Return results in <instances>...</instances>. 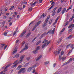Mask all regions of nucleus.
Here are the masks:
<instances>
[{
    "label": "nucleus",
    "instance_id": "56",
    "mask_svg": "<svg viewBox=\"0 0 74 74\" xmlns=\"http://www.w3.org/2000/svg\"><path fill=\"white\" fill-rule=\"evenodd\" d=\"M52 20H50L49 21V24H51V23H52Z\"/></svg>",
    "mask_w": 74,
    "mask_h": 74
},
{
    "label": "nucleus",
    "instance_id": "49",
    "mask_svg": "<svg viewBox=\"0 0 74 74\" xmlns=\"http://www.w3.org/2000/svg\"><path fill=\"white\" fill-rule=\"evenodd\" d=\"M36 38H37V37H35V38L32 40V42H33L34 41V40H36Z\"/></svg>",
    "mask_w": 74,
    "mask_h": 74
},
{
    "label": "nucleus",
    "instance_id": "25",
    "mask_svg": "<svg viewBox=\"0 0 74 74\" xmlns=\"http://www.w3.org/2000/svg\"><path fill=\"white\" fill-rule=\"evenodd\" d=\"M33 53L34 54L37 53V50H34L33 51Z\"/></svg>",
    "mask_w": 74,
    "mask_h": 74
},
{
    "label": "nucleus",
    "instance_id": "19",
    "mask_svg": "<svg viewBox=\"0 0 74 74\" xmlns=\"http://www.w3.org/2000/svg\"><path fill=\"white\" fill-rule=\"evenodd\" d=\"M24 57L25 55H23L21 56L20 59H21V60H23V59L24 58Z\"/></svg>",
    "mask_w": 74,
    "mask_h": 74
},
{
    "label": "nucleus",
    "instance_id": "37",
    "mask_svg": "<svg viewBox=\"0 0 74 74\" xmlns=\"http://www.w3.org/2000/svg\"><path fill=\"white\" fill-rule=\"evenodd\" d=\"M40 46H37L36 47V49L37 50H38L40 49Z\"/></svg>",
    "mask_w": 74,
    "mask_h": 74
},
{
    "label": "nucleus",
    "instance_id": "24",
    "mask_svg": "<svg viewBox=\"0 0 74 74\" xmlns=\"http://www.w3.org/2000/svg\"><path fill=\"white\" fill-rule=\"evenodd\" d=\"M41 57H42V56H40L38 58H37V59H36V60L37 61V60H39V59H40V58H41Z\"/></svg>",
    "mask_w": 74,
    "mask_h": 74
},
{
    "label": "nucleus",
    "instance_id": "61",
    "mask_svg": "<svg viewBox=\"0 0 74 74\" xmlns=\"http://www.w3.org/2000/svg\"><path fill=\"white\" fill-rule=\"evenodd\" d=\"M7 47V46H5V47H4V50H5V49H6Z\"/></svg>",
    "mask_w": 74,
    "mask_h": 74
},
{
    "label": "nucleus",
    "instance_id": "26",
    "mask_svg": "<svg viewBox=\"0 0 74 74\" xmlns=\"http://www.w3.org/2000/svg\"><path fill=\"white\" fill-rule=\"evenodd\" d=\"M64 30H65V28L63 29L60 32V34H62V33H63V31H64Z\"/></svg>",
    "mask_w": 74,
    "mask_h": 74
},
{
    "label": "nucleus",
    "instance_id": "55",
    "mask_svg": "<svg viewBox=\"0 0 74 74\" xmlns=\"http://www.w3.org/2000/svg\"><path fill=\"white\" fill-rule=\"evenodd\" d=\"M64 54V52L62 51L61 53V55H63Z\"/></svg>",
    "mask_w": 74,
    "mask_h": 74
},
{
    "label": "nucleus",
    "instance_id": "39",
    "mask_svg": "<svg viewBox=\"0 0 74 74\" xmlns=\"http://www.w3.org/2000/svg\"><path fill=\"white\" fill-rule=\"evenodd\" d=\"M72 50H71V51H70L68 53V54H67V55L68 56H69V54H70V53H71V52H72Z\"/></svg>",
    "mask_w": 74,
    "mask_h": 74
},
{
    "label": "nucleus",
    "instance_id": "38",
    "mask_svg": "<svg viewBox=\"0 0 74 74\" xmlns=\"http://www.w3.org/2000/svg\"><path fill=\"white\" fill-rule=\"evenodd\" d=\"M29 62H28L25 64L24 65L25 67H26V66H27L29 65Z\"/></svg>",
    "mask_w": 74,
    "mask_h": 74
},
{
    "label": "nucleus",
    "instance_id": "4",
    "mask_svg": "<svg viewBox=\"0 0 74 74\" xmlns=\"http://www.w3.org/2000/svg\"><path fill=\"white\" fill-rule=\"evenodd\" d=\"M25 68H23L20 69V70L18 71V74H20L21 73V72H22L23 71V73H25Z\"/></svg>",
    "mask_w": 74,
    "mask_h": 74
},
{
    "label": "nucleus",
    "instance_id": "21",
    "mask_svg": "<svg viewBox=\"0 0 74 74\" xmlns=\"http://www.w3.org/2000/svg\"><path fill=\"white\" fill-rule=\"evenodd\" d=\"M71 36H72V35H70L67 38H66V39L67 40H69V39H71Z\"/></svg>",
    "mask_w": 74,
    "mask_h": 74
},
{
    "label": "nucleus",
    "instance_id": "40",
    "mask_svg": "<svg viewBox=\"0 0 74 74\" xmlns=\"http://www.w3.org/2000/svg\"><path fill=\"white\" fill-rule=\"evenodd\" d=\"M7 33H8V32H5L3 34L4 36H6Z\"/></svg>",
    "mask_w": 74,
    "mask_h": 74
},
{
    "label": "nucleus",
    "instance_id": "47",
    "mask_svg": "<svg viewBox=\"0 0 74 74\" xmlns=\"http://www.w3.org/2000/svg\"><path fill=\"white\" fill-rule=\"evenodd\" d=\"M73 18L72 17L71 18H70L69 21V22H71V21H72V20H73Z\"/></svg>",
    "mask_w": 74,
    "mask_h": 74
},
{
    "label": "nucleus",
    "instance_id": "64",
    "mask_svg": "<svg viewBox=\"0 0 74 74\" xmlns=\"http://www.w3.org/2000/svg\"><path fill=\"white\" fill-rule=\"evenodd\" d=\"M14 14V15H17V14H18V13L16 12H15Z\"/></svg>",
    "mask_w": 74,
    "mask_h": 74
},
{
    "label": "nucleus",
    "instance_id": "10",
    "mask_svg": "<svg viewBox=\"0 0 74 74\" xmlns=\"http://www.w3.org/2000/svg\"><path fill=\"white\" fill-rule=\"evenodd\" d=\"M40 65V64H39V63H36V64L35 65H34L33 66V68H35V67H36L37 66H39Z\"/></svg>",
    "mask_w": 74,
    "mask_h": 74
},
{
    "label": "nucleus",
    "instance_id": "7",
    "mask_svg": "<svg viewBox=\"0 0 74 74\" xmlns=\"http://www.w3.org/2000/svg\"><path fill=\"white\" fill-rule=\"evenodd\" d=\"M17 62H18V60H17L16 61H15L14 62V63H13V64H15V65L12 66V69H13V68H14V67H16V65H17V64H16V63H17Z\"/></svg>",
    "mask_w": 74,
    "mask_h": 74
},
{
    "label": "nucleus",
    "instance_id": "14",
    "mask_svg": "<svg viewBox=\"0 0 74 74\" xmlns=\"http://www.w3.org/2000/svg\"><path fill=\"white\" fill-rule=\"evenodd\" d=\"M37 2H35L33 3H31L30 4V5L32 6L33 7V5H34L35 4H37Z\"/></svg>",
    "mask_w": 74,
    "mask_h": 74
},
{
    "label": "nucleus",
    "instance_id": "9",
    "mask_svg": "<svg viewBox=\"0 0 74 74\" xmlns=\"http://www.w3.org/2000/svg\"><path fill=\"white\" fill-rule=\"evenodd\" d=\"M74 24H73L72 25H69L68 27V28L69 29H71V28H72V29H73L74 28Z\"/></svg>",
    "mask_w": 74,
    "mask_h": 74
},
{
    "label": "nucleus",
    "instance_id": "17",
    "mask_svg": "<svg viewBox=\"0 0 74 74\" xmlns=\"http://www.w3.org/2000/svg\"><path fill=\"white\" fill-rule=\"evenodd\" d=\"M19 56V54H17L16 55H15L13 57L14 58H18Z\"/></svg>",
    "mask_w": 74,
    "mask_h": 74
},
{
    "label": "nucleus",
    "instance_id": "1",
    "mask_svg": "<svg viewBox=\"0 0 74 74\" xmlns=\"http://www.w3.org/2000/svg\"><path fill=\"white\" fill-rule=\"evenodd\" d=\"M51 42V41H48L47 40H45L44 41H43L42 43H44L42 47V48H44L46 45H48L49 43Z\"/></svg>",
    "mask_w": 74,
    "mask_h": 74
},
{
    "label": "nucleus",
    "instance_id": "34",
    "mask_svg": "<svg viewBox=\"0 0 74 74\" xmlns=\"http://www.w3.org/2000/svg\"><path fill=\"white\" fill-rule=\"evenodd\" d=\"M72 8H73V6L72 5H71L68 9V10H71Z\"/></svg>",
    "mask_w": 74,
    "mask_h": 74
},
{
    "label": "nucleus",
    "instance_id": "48",
    "mask_svg": "<svg viewBox=\"0 0 74 74\" xmlns=\"http://www.w3.org/2000/svg\"><path fill=\"white\" fill-rule=\"evenodd\" d=\"M16 50H15L14 51L12 52L13 54H14L15 53H16Z\"/></svg>",
    "mask_w": 74,
    "mask_h": 74
},
{
    "label": "nucleus",
    "instance_id": "16",
    "mask_svg": "<svg viewBox=\"0 0 74 74\" xmlns=\"http://www.w3.org/2000/svg\"><path fill=\"white\" fill-rule=\"evenodd\" d=\"M32 69V67H30L28 68L27 69V72H30Z\"/></svg>",
    "mask_w": 74,
    "mask_h": 74
},
{
    "label": "nucleus",
    "instance_id": "44",
    "mask_svg": "<svg viewBox=\"0 0 74 74\" xmlns=\"http://www.w3.org/2000/svg\"><path fill=\"white\" fill-rule=\"evenodd\" d=\"M17 32V31L16 30L14 31V33H13V36H15V34H16V32Z\"/></svg>",
    "mask_w": 74,
    "mask_h": 74
},
{
    "label": "nucleus",
    "instance_id": "53",
    "mask_svg": "<svg viewBox=\"0 0 74 74\" xmlns=\"http://www.w3.org/2000/svg\"><path fill=\"white\" fill-rule=\"evenodd\" d=\"M19 42V40H17L16 41V44L17 43H18Z\"/></svg>",
    "mask_w": 74,
    "mask_h": 74
},
{
    "label": "nucleus",
    "instance_id": "12",
    "mask_svg": "<svg viewBox=\"0 0 74 74\" xmlns=\"http://www.w3.org/2000/svg\"><path fill=\"white\" fill-rule=\"evenodd\" d=\"M26 31H25L24 32H23L20 35V37H23L24 35H25V34L26 33Z\"/></svg>",
    "mask_w": 74,
    "mask_h": 74
},
{
    "label": "nucleus",
    "instance_id": "58",
    "mask_svg": "<svg viewBox=\"0 0 74 74\" xmlns=\"http://www.w3.org/2000/svg\"><path fill=\"white\" fill-rule=\"evenodd\" d=\"M0 74H5V73H3V72H1L0 73Z\"/></svg>",
    "mask_w": 74,
    "mask_h": 74
},
{
    "label": "nucleus",
    "instance_id": "32",
    "mask_svg": "<svg viewBox=\"0 0 74 74\" xmlns=\"http://www.w3.org/2000/svg\"><path fill=\"white\" fill-rule=\"evenodd\" d=\"M53 6H54V5H52L51 7L48 10H51V9H52V8H53Z\"/></svg>",
    "mask_w": 74,
    "mask_h": 74
},
{
    "label": "nucleus",
    "instance_id": "28",
    "mask_svg": "<svg viewBox=\"0 0 74 74\" xmlns=\"http://www.w3.org/2000/svg\"><path fill=\"white\" fill-rule=\"evenodd\" d=\"M69 63V62H66L64 63L62 65V66H64V65H66L67 64H68Z\"/></svg>",
    "mask_w": 74,
    "mask_h": 74
},
{
    "label": "nucleus",
    "instance_id": "54",
    "mask_svg": "<svg viewBox=\"0 0 74 74\" xmlns=\"http://www.w3.org/2000/svg\"><path fill=\"white\" fill-rule=\"evenodd\" d=\"M1 45H2L1 47L2 48H3V46H4L5 44H1Z\"/></svg>",
    "mask_w": 74,
    "mask_h": 74
},
{
    "label": "nucleus",
    "instance_id": "27",
    "mask_svg": "<svg viewBox=\"0 0 74 74\" xmlns=\"http://www.w3.org/2000/svg\"><path fill=\"white\" fill-rule=\"evenodd\" d=\"M21 67H22V66L21 65H19L18 66L17 69V70H19V69H21Z\"/></svg>",
    "mask_w": 74,
    "mask_h": 74
},
{
    "label": "nucleus",
    "instance_id": "46",
    "mask_svg": "<svg viewBox=\"0 0 74 74\" xmlns=\"http://www.w3.org/2000/svg\"><path fill=\"white\" fill-rule=\"evenodd\" d=\"M74 45H70L71 48H73V47H74Z\"/></svg>",
    "mask_w": 74,
    "mask_h": 74
},
{
    "label": "nucleus",
    "instance_id": "51",
    "mask_svg": "<svg viewBox=\"0 0 74 74\" xmlns=\"http://www.w3.org/2000/svg\"><path fill=\"white\" fill-rule=\"evenodd\" d=\"M73 60V58H71L69 60V62H71L72 61V60Z\"/></svg>",
    "mask_w": 74,
    "mask_h": 74
},
{
    "label": "nucleus",
    "instance_id": "36",
    "mask_svg": "<svg viewBox=\"0 0 74 74\" xmlns=\"http://www.w3.org/2000/svg\"><path fill=\"white\" fill-rule=\"evenodd\" d=\"M56 9H57V7H56L54 8V9L53 10V12H55V11H56Z\"/></svg>",
    "mask_w": 74,
    "mask_h": 74
},
{
    "label": "nucleus",
    "instance_id": "29",
    "mask_svg": "<svg viewBox=\"0 0 74 74\" xmlns=\"http://www.w3.org/2000/svg\"><path fill=\"white\" fill-rule=\"evenodd\" d=\"M69 63V62H66L64 63L62 65V66H64V65H66L67 64H68Z\"/></svg>",
    "mask_w": 74,
    "mask_h": 74
},
{
    "label": "nucleus",
    "instance_id": "57",
    "mask_svg": "<svg viewBox=\"0 0 74 74\" xmlns=\"http://www.w3.org/2000/svg\"><path fill=\"white\" fill-rule=\"evenodd\" d=\"M31 34V33H29L28 34L27 36H30V35Z\"/></svg>",
    "mask_w": 74,
    "mask_h": 74
},
{
    "label": "nucleus",
    "instance_id": "59",
    "mask_svg": "<svg viewBox=\"0 0 74 74\" xmlns=\"http://www.w3.org/2000/svg\"><path fill=\"white\" fill-rule=\"evenodd\" d=\"M72 29H70L69 30V32L70 33V32H72Z\"/></svg>",
    "mask_w": 74,
    "mask_h": 74
},
{
    "label": "nucleus",
    "instance_id": "15",
    "mask_svg": "<svg viewBox=\"0 0 74 74\" xmlns=\"http://www.w3.org/2000/svg\"><path fill=\"white\" fill-rule=\"evenodd\" d=\"M49 18H50V16H48L47 17L46 19L45 20V22H46V23H47L48 22V19H49Z\"/></svg>",
    "mask_w": 74,
    "mask_h": 74
},
{
    "label": "nucleus",
    "instance_id": "30",
    "mask_svg": "<svg viewBox=\"0 0 74 74\" xmlns=\"http://www.w3.org/2000/svg\"><path fill=\"white\" fill-rule=\"evenodd\" d=\"M45 26H46V23H43L42 26V27H45Z\"/></svg>",
    "mask_w": 74,
    "mask_h": 74
},
{
    "label": "nucleus",
    "instance_id": "20",
    "mask_svg": "<svg viewBox=\"0 0 74 74\" xmlns=\"http://www.w3.org/2000/svg\"><path fill=\"white\" fill-rule=\"evenodd\" d=\"M46 16V15H45V14H43L41 16V18H44Z\"/></svg>",
    "mask_w": 74,
    "mask_h": 74
},
{
    "label": "nucleus",
    "instance_id": "3",
    "mask_svg": "<svg viewBox=\"0 0 74 74\" xmlns=\"http://www.w3.org/2000/svg\"><path fill=\"white\" fill-rule=\"evenodd\" d=\"M48 33H49L50 34H53V30H51L48 31L47 33L45 32L43 34V35H47Z\"/></svg>",
    "mask_w": 74,
    "mask_h": 74
},
{
    "label": "nucleus",
    "instance_id": "60",
    "mask_svg": "<svg viewBox=\"0 0 74 74\" xmlns=\"http://www.w3.org/2000/svg\"><path fill=\"white\" fill-rule=\"evenodd\" d=\"M56 66V63H54L53 64V67H55Z\"/></svg>",
    "mask_w": 74,
    "mask_h": 74
},
{
    "label": "nucleus",
    "instance_id": "52",
    "mask_svg": "<svg viewBox=\"0 0 74 74\" xmlns=\"http://www.w3.org/2000/svg\"><path fill=\"white\" fill-rule=\"evenodd\" d=\"M42 1V0H39V2L40 3H41Z\"/></svg>",
    "mask_w": 74,
    "mask_h": 74
},
{
    "label": "nucleus",
    "instance_id": "22",
    "mask_svg": "<svg viewBox=\"0 0 74 74\" xmlns=\"http://www.w3.org/2000/svg\"><path fill=\"white\" fill-rule=\"evenodd\" d=\"M23 61V60H21L19 61L18 63L16 62L17 64H19V63H21Z\"/></svg>",
    "mask_w": 74,
    "mask_h": 74
},
{
    "label": "nucleus",
    "instance_id": "5",
    "mask_svg": "<svg viewBox=\"0 0 74 74\" xmlns=\"http://www.w3.org/2000/svg\"><path fill=\"white\" fill-rule=\"evenodd\" d=\"M28 48H29V47L27 46V45H25V47L23 49L21 50V51H20V53H22V52H23L24 51L27 50Z\"/></svg>",
    "mask_w": 74,
    "mask_h": 74
},
{
    "label": "nucleus",
    "instance_id": "63",
    "mask_svg": "<svg viewBox=\"0 0 74 74\" xmlns=\"http://www.w3.org/2000/svg\"><path fill=\"white\" fill-rule=\"evenodd\" d=\"M36 70L34 69L33 71L32 72L33 73H34V72H35Z\"/></svg>",
    "mask_w": 74,
    "mask_h": 74
},
{
    "label": "nucleus",
    "instance_id": "50",
    "mask_svg": "<svg viewBox=\"0 0 74 74\" xmlns=\"http://www.w3.org/2000/svg\"><path fill=\"white\" fill-rule=\"evenodd\" d=\"M42 36H45V35H43V34L42 35L40 38V39H41V38H42Z\"/></svg>",
    "mask_w": 74,
    "mask_h": 74
},
{
    "label": "nucleus",
    "instance_id": "13",
    "mask_svg": "<svg viewBox=\"0 0 74 74\" xmlns=\"http://www.w3.org/2000/svg\"><path fill=\"white\" fill-rule=\"evenodd\" d=\"M66 8H64L62 11V14H64V12H66Z\"/></svg>",
    "mask_w": 74,
    "mask_h": 74
},
{
    "label": "nucleus",
    "instance_id": "43",
    "mask_svg": "<svg viewBox=\"0 0 74 74\" xmlns=\"http://www.w3.org/2000/svg\"><path fill=\"white\" fill-rule=\"evenodd\" d=\"M52 15V16H54L55 15V14H56V13L55 12H53Z\"/></svg>",
    "mask_w": 74,
    "mask_h": 74
},
{
    "label": "nucleus",
    "instance_id": "35",
    "mask_svg": "<svg viewBox=\"0 0 74 74\" xmlns=\"http://www.w3.org/2000/svg\"><path fill=\"white\" fill-rule=\"evenodd\" d=\"M49 63V61H47L45 62V64H48V63Z\"/></svg>",
    "mask_w": 74,
    "mask_h": 74
},
{
    "label": "nucleus",
    "instance_id": "33",
    "mask_svg": "<svg viewBox=\"0 0 74 74\" xmlns=\"http://www.w3.org/2000/svg\"><path fill=\"white\" fill-rule=\"evenodd\" d=\"M32 10H33V8H29L28 9V11H32Z\"/></svg>",
    "mask_w": 74,
    "mask_h": 74
},
{
    "label": "nucleus",
    "instance_id": "6",
    "mask_svg": "<svg viewBox=\"0 0 74 74\" xmlns=\"http://www.w3.org/2000/svg\"><path fill=\"white\" fill-rule=\"evenodd\" d=\"M60 51H61V49H59L57 51H55L54 52V53H55V55H58L60 53Z\"/></svg>",
    "mask_w": 74,
    "mask_h": 74
},
{
    "label": "nucleus",
    "instance_id": "23",
    "mask_svg": "<svg viewBox=\"0 0 74 74\" xmlns=\"http://www.w3.org/2000/svg\"><path fill=\"white\" fill-rule=\"evenodd\" d=\"M61 10H62V8H59L57 11L58 13H59L61 11Z\"/></svg>",
    "mask_w": 74,
    "mask_h": 74
},
{
    "label": "nucleus",
    "instance_id": "45",
    "mask_svg": "<svg viewBox=\"0 0 74 74\" xmlns=\"http://www.w3.org/2000/svg\"><path fill=\"white\" fill-rule=\"evenodd\" d=\"M26 59L27 61H29L30 60V58L29 57H27Z\"/></svg>",
    "mask_w": 74,
    "mask_h": 74
},
{
    "label": "nucleus",
    "instance_id": "41",
    "mask_svg": "<svg viewBox=\"0 0 74 74\" xmlns=\"http://www.w3.org/2000/svg\"><path fill=\"white\" fill-rule=\"evenodd\" d=\"M69 21L66 22V23L65 24V26H67V25H68V24H69Z\"/></svg>",
    "mask_w": 74,
    "mask_h": 74
},
{
    "label": "nucleus",
    "instance_id": "31",
    "mask_svg": "<svg viewBox=\"0 0 74 74\" xmlns=\"http://www.w3.org/2000/svg\"><path fill=\"white\" fill-rule=\"evenodd\" d=\"M41 40H39L38 41V42H37L36 43V45H38V44H40V43H41Z\"/></svg>",
    "mask_w": 74,
    "mask_h": 74
},
{
    "label": "nucleus",
    "instance_id": "62",
    "mask_svg": "<svg viewBox=\"0 0 74 74\" xmlns=\"http://www.w3.org/2000/svg\"><path fill=\"white\" fill-rule=\"evenodd\" d=\"M8 36L9 37H10V36H12V34H11L10 35H9Z\"/></svg>",
    "mask_w": 74,
    "mask_h": 74
},
{
    "label": "nucleus",
    "instance_id": "8",
    "mask_svg": "<svg viewBox=\"0 0 74 74\" xmlns=\"http://www.w3.org/2000/svg\"><path fill=\"white\" fill-rule=\"evenodd\" d=\"M11 65H12V64H8L7 66H6L4 68V71L5 72L7 70V68H8V67L9 66H10Z\"/></svg>",
    "mask_w": 74,
    "mask_h": 74
},
{
    "label": "nucleus",
    "instance_id": "18",
    "mask_svg": "<svg viewBox=\"0 0 74 74\" xmlns=\"http://www.w3.org/2000/svg\"><path fill=\"white\" fill-rule=\"evenodd\" d=\"M59 17H57V18L55 20V23H54L55 25L57 23V22H58V20L59 19Z\"/></svg>",
    "mask_w": 74,
    "mask_h": 74
},
{
    "label": "nucleus",
    "instance_id": "2",
    "mask_svg": "<svg viewBox=\"0 0 74 74\" xmlns=\"http://www.w3.org/2000/svg\"><path fill=\"white\" fill-rule=\"evenodd\" d=\"M41 23V21H39L38 22H37L36 23V25L35 26H34L33 29H32V31H34V30H35V29L40 24V23Z\"/></svg>",
    "mask_w": 74,
    "mask_h": 74
},
{
    "label": "nucleus",
    "instance_id": "11",
    "mask_svg": "<svg viewBox=\"0 0 74 74\" xmlns=\"http://www.w3.org/2000/svg\"><path fill=\"white\" fill-rule=\"evenodd\" d=\"M62 59V60L63 61H64V57H62V56H59V60H61Z\"/></svg>",
    "mask_w": 74,
    "mask_h": 74
},
{
    "label": "nucleus",
    "instance_id": "42",
    "mask_svg": "<svg viewBox=\"0 0 74 74\" xmlns=\"http://www.w3.org/2000/svg\"><path fill=\"white\" fill-rule=\"evenodd\" d=\"M70 45H71L70 44L69 45H67L66 47V49H67V48H69V47L70 46Z\"/></svg>",
    "mask_w": 74,
    "mask_h": 74
}]
</instances>
